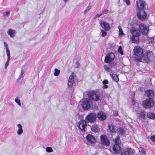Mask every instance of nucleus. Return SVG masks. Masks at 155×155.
Returning a JSON list of instances; mask_svg holds the SVG:
<instances>
[{"mask_svg": "<svg viewBox=\"0 0 155 155\" xmlns=\"http://www.w3.org/2000/svg\"><path fill=\"white\" fill-rule=\"evenodd\" d=\"M132 35L130 36V41L132 43L137 44L139 41L140 31L137 28H133L130 29Z\"/></svg>", "mask_w": 155, "mask_h": 155, "instance_id": "1", "label": "nucleus"}, {"mask_svg": "<svg viewBox=\"0 0 155 155\" xmlns=\"http://www.w3.org/2000/svg\"><path fill=\"white\" fill-rule=\"evenodd\" d=\"M134 51L137 61L140 62L143 56V49L139 46H137L134 48Z\"/></svg>", "mask_w": 155, "mask_h": 155, "instance_id": "2", "label": "nucleus"}, {"mask_svg": "<svg viewBox=\"0 0 155 155\" xmlns=\"http://www.w3.org/2000/svg\"><path fill=\"white\" fill-rule=\"evenodd\" d=\"M88 97L94 101H98L100 100V96L98 93L94 91H91L87 93Z\"/></svg>", "mask_w": 155, "mask_h": 155, "instance_id": "3", "label": "nucleus"}, {"mask_svg": "<svg viewBox=\"0 0 155 155\" xmlns=\"http://www.w3.org/2000/svg\"><path fill=\"white\" fill-rule=\"evenodd\" d=\"M120 142V137L119 136H117L115 139V144L114 145L113 148V150L115 153H119L120 152L121 149L119 145Z\"/></svg>", "mask_w": 155, "mask_h": 155, "instance_id": "4", "label": "nucleus"}, {"mask_svg": "<svg viewBox=\"0 0 155 155\" xmlns=\"http://www.w3.org/2000/svg\"><path fill=\"white\" fill-rule=\"evenodd\" d=\"M154 103L152 98H148L143 101V105L145 108H149L153 105Z\"/></svg>", "mask_w": 155, "mask_h": 155, "instance_id": "5", "label": "nucleus"}, {"mask_svg": "<svg viewBox=\"0 0 155 155\" xmlns=\"http://www.w3.org/2000/svg\"><path fill=\"white\" fill-rule=\"evenodd\" d=\"M92 104L91 101L88 98H85L82 101L81 105L84 109H88Z\"/></svg>", "mask_w": 155, "mask_h": 155, "instance_id": "6", "label": "nucleus"}, {"mask_svg": "<svg viewBox=\"0 0 155 155\" xmlns=\"http://www.w3.org/2000/svg\"><path fill=\"white\" fill-rule=\"evenodd\" d=\"M96 118V114L94 113L89 114L85 118L86 120L88 122H94Z\"/></svg>", "mask_w": 155, "mask_h": 155, "instance_id": "7", "label": "nucleus"}, {"mask_svg": "<svg viewBox=\"0 0 155 155\" xmlns=\"http://www.w3.org/2000/svg\"><path fill=\"white\" fill-rule=\"evenodd\" d=\"M115 58V55L113 53H108L105 56L104 62L107 63H111L113 61Z\"/></svg>", "mask_w": 155, "mask_h": 155, "instance_id": "8", "label": "nucleus"}, {"mask_svg": "<svg viewBox=\"0 0 155 155\" xmlns=\"http://www.w3.org/2000/svg\"><path fill=\"white\" fill-rule=\"evenodd\" d=\"M87 126V123L84 120H81L78 123V127L79 129L83 132L85 131V129Z\"/></svg>", "mask_w": 155, "mask_h": 155, "instance_id": "9", "label": "nucleus"}, {"mask_svg": "<svg viewBox=\"0 0 155 155\" xmlns=\"http://www.w3.org/2000/svg\"><path fill=\"white\" fill-rule=\"evenodd\" d=\"M143 10H139L137 14L138 18L142 20H144L147 16V14Z\"/></svg>", "mask_w": 155, "mask_h": 155, "instance_id": "10", "label": "nucleus"}, {"mask_svg": "<svg viewBox=\"0 0 155 155\" xmlns=\"http://www.w3.org/2000/svg\"><path fill=\"white\" fill-rule=\"evenodd\" d=\"M100 138L101 142L103 145L106 146H108L110 145V141L105 135H101Z\"/></svg>", "mask_w": 155, "mask_h": 155, "instance_id": "11", "label": "nucleus"}, {"mask_svg": "<svg viewBox=\"0 0 155 155\" xmlns=\"http://www.w3.org/2000/svg\"><path fill=\"white\" fill-rule=\"evenodd\" d=\"M140 31L143 35H146L148 32L149 28L147 26L143 24H141L139 25Z\"/></svg>", "mask_w": 155, "mask_h": 155, "instance_id": "12", "label": "nucleus"}, {"mask_svg": "<svg viewBox=\"0 0 155 155\" xmlns=\"http://www.w3.org/2000/svg\"><path fill=\"white\" fill-rule=\"evenodd\" d=\"M86 138L89 143L91 144H94L96 142V139L95 137L91 134H87Z\"/></svg>", "mask_w": 155, "mask_h": 155, "instance_id": "13", "label": "nucleus"}, {"mask_svg": "<svg viewBox=\"0 0 155 155\" xmlns=\"http://www.w3.org/2000/svg\"><path fill=\"white\" fill-rule=\"evenodd\" d=\"M152 55V53L150 51H147L145 52L143 56L142 59L147 62H149L150 60L151 56Z\"/></svg>", "mask_w": 155, "mask_h": 155, "instance_id": "14", "label": "nucleus"}, {"mask_svg": "<svg viewBox=\"0 0 155 155\" xmlns=\"http://www.w3.org/2000/svg\"><path fill=\"white\" fill-rule=\"evenodd\" d=\"M122 63L119 60H115L112 61L110 64V66L111 68H117L119 67L120 66H122Z\"/></svg>", "mask_w": 155, "mask_h": 155, "instance_id": "15", "label": "nucleus"}, {"mask_svg": "<svg viewBox=\"0 0 155 155\" xmlns=\"http://www.w3.org/2000/svg\"><path fill=\"white\" fill-rule=\"evenodd\" d=\"M100 24L101 27L106 31H109L110 29V28L109 24L104 21H101L100 22Z\"/></svg>", "mask_w": 155, "mask_h": 155, "instance_id": "16", "label": "nucleus"}, {"mask_svg": "<svg viewBox=\"0 0 155 155\" xmlns=\"http://www.w3.org/2000/svg\"><path fill=\"white\" fill-rule=\"evenodd\" d=\"M145 5L144 2L141 0L138 1L137 3V10L144 9Z\"/></svg>", "mask_w": 155, "mask_h": 155, "instance_id": "17", "label": "nucleus"}, {"mask_svg": "<svg viewBox=\"0 0 155 155\" xmlns=\"http://www.w3.org/2000/svg\"><path fill=\"white\" fill-rule=\"evenodd\" d=\"M75 75L74 73L72 72L71 74L69 77L68 82V86L69 88L72 87L73 84L74 83V76Z\"/></svg>", "mask_w": 155, "mask_h": 155, "instance_id": "18", "label": "nucleus"}, {"mask_svg": "<svg viewBox=\"0 0 155 155\" xmlns=\"http://www.w3.org/2000/svg\"><path fill=\"white\" fill-rule=\"evenodd\" d=\"M97 117L99 119L102 120H105L106 117L105 114L102 112H99L98 113Z\"/></svg>", "mask_w": 155, "mask_h": 155, "instance_id": "19", "label": "nucleus"}, {"mask_svg": "<svg viewBox=\"0 0 155 155\" xmlns=\"http://www.w3.org/2000/svg\"><path fill=\"white\" fill-rule=\"evenodd\" d=\"M133 153L134 152L132 149H129L127 150V151H122L120 155H130Z\"/></svg>", "mask_w": 155, "mask_h": 155, "instance_id": "20", "label": "nucleus"}, {"mask_svg": "<svg viewBox=\"0 0 155 155\" xmlns=\"http://www.w3.org/2000/svg\"><path fill=\"white\" fill-rule=\"evenodd\" d=\"M145 93L147 95V97L148 98H152L153 97L154 95V93L152 90H149L146 91L145 92Z\"/></svg>", "mask_w": 155, "mask_h": 155, "instance_id": "21", "label": "nucleus"}, {"mask_svg": "<svg viewBox=\"0 0 155 155\" xmlns=\"http://www.w3.org/2000/svg\"><path fill=\"white\" fill-rule=\"evenodd\" d=\"M7 34L12 37H14L15 35V31L12 29H9L7 32Z\"/></svg>", "mask_w": 155, "mask_h": 155, "instance_id": "22", "label": "nucleus"}, {"mask_svg": "<svg viewBox=\"0 0 155 155\" xmlns=\"http://www.w3.org/2000/svg\"><path fill=\"white\" fill-rule=\"evenodd\" d=\"M115 126L112 124L108 125V129L110 131V132L112 133H114L116 132Z\"/></svg>", "mask_w": 155, "mask_h": 155, "instance_id": "23", "label": "nucleus"}, {"mask_svg": "<svg viewBox=\"0 0 155 155\" xmlns=\"http://www.w3.org/2000/svg\"><path fill=\"white\" fill-rule=\"evenodd\" d=\"M147 116L148 117L151 119H155V114L152 112H148Z\"/></svg>", "mask_w": 155, "mask_h": 155, "instance_id": "24", "label": "nucleus"}, {"mask_svg": "<svg viewBox=\"0 0 155 155\" xmlns=\"http://www.w3.org/2000/svg\"><path fill=\"white\" fill-rule=\"evenodd\" d=\"M110 75L112 79H113L114 81L116 82L118 81L119 79L118 78V76L117 75L115 74H110Z\"/></svg>", "mask_w": 155, "mask_h": 155, "instance_id": "25", "label": "nucleus"}, {"mask_svg": "<svg viewBox=\"0 0 155 155\" xmlns=\"http://www.w3.org/2000/svg\"><path fill=\"white\" fill-rule=\"evenodd\" d=\"M117 131L121 135L124 134L125 133V131L121 127L118 128L117 129Z\"/></svg>", "mask_w": 155, "mask_h": 155, "instance_id": "26", "label": "nucleus"}, {"mask_svg": "<svg viewBox=\"0 0 155 155\" xmlns=\"http://www.w3.org/2000/svg\"><path fill=\"white\" fill-rule=\"evenodd\" d=\"M91 130L94 132H97L98 131V128L97 125H94L91 127Z\"/></svg>", "mask_w": 155, "mask_h": 155, "instance_id": "27", "label": "nucleus"}, {"mask_svg": "<svg viewBox=\"0 0 155 155\" xmlns=\"http://www.w3.org/2000/svg\"><path fill=\"white\" fill-rule=\"evenodd\" d=\"M118 28L119 30V35H124V33L123 32V31L121 26L119 25L118 27Z\"/></svg>", "mask_w": 155, "mask_h": 155, "instance_id": "28", "label": "nucleus"}, {"mask_svg": "<svg viewBox=\"0 0 155 155\" xmlns=\"http://www.w3.org/2000/svg\"><path fill=\"white\" fill-rule=\"evenodd\" d=\"M60 71L57 68L54 69V75L55 76H57L59 75L60 72Z\"/></svg>", "mask_w": 155, "mask_h": 155, "instance_id": "29", "label": "nucleus"}, {"mask_svg": "<svg viewBox=\"0 0 155 155\" xmlns=\"http://www.w3.org/2000/svg\"><path fill=\"white\" fill-rule=\"evenodd\" d=\"M104 69L110 72L111 71V69L110 65L108 66L107 65H106L104 66Z\"/></svg>", "mask_w": 155, "mask_h": 155, "instance_id": "30", "label": "nucleus"}, {"mask_svg": "<svg viewBox=\"0 0 155 155\" xmlns=\"http://www.w3.org/2000/svg\"><path fill=\"white\" fill-rule=\"evenodd\" d=\"M139 116L142 118H144L145 116V113L144 111H141L139 113Z\"/></svg>", "mask_w": 155, "mask_h": 155, "instance_id": "31", "label": "nucleus"}, {"mask_svg": "<svg viewBox=\"0 0 155 155\" xmlns=\"http://www.w3.org/2000/svg\"><path fill=\"white\" fill-rule=\"evenodd\" d=\"M46 152L48 153L51 152L53 151L51 147H47L46 148Z\"/></svg>", "mask_w": 155, "mask_h": 155, "instance_id": "32", "label": "nucleus"}, {"mask_svg": "<svg viewBox=\"0 0 155 155\" xmlns=\"http://www.w3.org/2000/svg\"><path fill=\"white\" fill-rule=\"evenodd\" d=\"M91 6H87L85 10L84 11L83 13L84 14H85L87 13L89 11V10L91 9Z\"/></svg>", "mask_w": 155, "mask_h": 155, "instance_id": "33", "label": "nucleus"}, {"mask_svg": "<svg viewBox=\"0 0 155 155\" xmlns=\"http://www.w3.org/2000/svg\"><path fill=\"white\" fill-rule=\"evenodd\" d=\"M154 41V38H149L147 40V42L149 44H151Z\"/></svg>", "mask_w": 155, "mask_h": 155, "instance_id": "34", "label": "nucleus"}, {"mask_svg": "<svg viewBox=\"0 0 155 155\" xmlns=\"http://www.w3.org/2000/svg\"><path fill=\"white\" fill-rule=\"evenodd\" d=\"M6 50L7 54V58L10 59V51H9V49H7V50Z\"/></svg>", "mask_w": 155, "mask_h": 155, "instance_id": "35", "label": "nucleus"}, {"mask_svg": "<svg viewBox=\"0 0 155 155\" xmlns=\"http://www.w3.org/2000/svg\"><path fill=\"white\" fill-rule=\"evenodd\" d=\"M101 36L102 37H104L107 34L106 32L104 31L103 30H101Z\"/></svg>", "mask_w": 155, "mask_h": 155, "instance_id": "36", "label": "nucleus"}, {"mask_svg": "<svg viewBox=\"0 0 155 155\" xmlns=\"http://www.w3.org/2000/svg\"><path fill=\"white\" fill-rule=\"evenodd\" d=\"M24 75H25V71L22 69H21V74L20 75V78H23V77H24Z\"/></svg>", "mask_w": 155, "mask_h": 155, "instance_id": "37", "label": "nucleus"}, {"mask_svg": "<svg viewBox=\"0 0 155 155\" xmlns=\"http://www.w3.org/2000/svg\"><path fill=\"white\" fill-rule=\"evenodd\" d=\"M118 51L121 55L123 54V52L122 51V47L120 46L118 48Z\"/></svg>", "mask_w": 155, "mask_h": 155, "instance_id": "38", "label": "nucleus"}, {"mask_svg": "<svg viewBox=\"0 0 155 155\" xmlns=\"http://www.w3.org/2000/svg\"><path fill=\"white\" fill-rule=\"evenodd\" d=\"M10 59H8L7 58V60L6 62L5 63V69L6 68L7 66L9 64V61L10 60Z\"/></svg>", "mask_w": 155, "mask_h": 155, "instance_id": "39", "label": "nucleus"}, {"mask_svg": "<svg viewBox=\"0 0 155 155\" xmlns=\"http://www.w3.org/2000/svg\"><path fill=\"white\" fill-rule=\"evenodd\" d=\"M108 12V10L107 9H104L102 11L101 14L103 15L104 14H107Z\"/></svg>", "mask_w": 155, "mask_h": 155, "instance_id": "40", "label": "nucleus"}, {"mask_svg": "<svg viewBox=\"0 0 155 155\" xmlns=\"http://www.w3.org/2000/svg\"><path fill=\"white\" fill-rule=\"evenodd\" d=\"M150 139L152 141L155 142V135L152 136L150 137Z\"/></svg>", "mask_w": 155, "mask_h": 155, "instance_id": "41", "label": "nucleus"}, {"mask_svg": "<svg viewBox=\"0 0 155 155\" xmlns=\"http://www.w3.org/2000/svg\"><path fill=\"white\" fill-rule=\"evenodd\" d=\"M15 101L19 105V100L18 97H17L15 99Z\"/></svg>", "mask_w": 155, "mask_h": 155, "instance_id": "42", "label": "nucleus"}, {"mask_svg": "<svg viewBox=\"0 0 155 155\" xmlns=\"http://www.w3.org/2000/svg\"><path fill=\"white\" fill-rule=\"evenodd\" d=\"M80 65V64L78 61H76L75 63V67L77 68H78Z\"/></svg>", "mask_w": 155, "mask_h": 155, "instance_id": "43", "label": "nucleus"}, {"mask_svg": "<svg viewBox=\"0 0 155 155\" xmlns=\"http://www.w3.org/2000/svg\"><path fill=\"white\" fill-rule=\"evenodd\" d=\"M103 84H104L106 85V84H108V82L107 80H104L102 82Z\"/></svg>", "mask_w": 155, "mask_h": 155, "instance_id": "44", "label": "nucleus"}, {"mask_svg": "<svg viewBox=\"0 0 155 155\" xmlns=\"http://www.w3.org/2000/svg\"><path fill=\"white\" fill-rule=\"evenodd\" d=\"M4 46L5 48L7 50V49H9L8 47V45L6 43V42H4Z\"/></svg>", "mask_w": 155, "mask_h": 155, "instance_id": "45", "label": "nucleus"}, {"mask_svg": "<svg viewBox=\"0 0 155 155\" xmlns=\"http://www.w3.org/2000/svg\"><path fill=\"white\" fill-rule=\"evenodd\" d=\"M133 98H131L132 99V104L133 105H134V95H135V94L134 93V94H133Z\"/></svg>", "mask_w": 155, "mask_h": 155, "instance_id": "46", "label": "nucleus"}, {"mask_svg": "<svg viewBox=\"0 0 155 155\" xmlns=\"http://www.w3.org/2000/svg\"><path fill=\"white\" fill-rule=\"evenodd\" d=\"M125 2L127 5H129L130 4V0H125Z\"/></svg>", "mask_w": 155, "mask_h": 155, "instance_id": "47", "label": "nucleus"}, {"mask_svg": "<svg viewBox=\"0 0 155 155\" xmlns=\"http://www.w3.org/2000/svg\"><path fill=\"white\" fill-rule=\"evenodd\" d=\"M139 150L140 153L141 152H143V151H143V148L141 147H140L139 149Z\"/></svg>", "mask_w": 155, "mask_h": 155, "instance_id": "48", "label": "nucleus"}, {"mask_svg": "<svg viewBox=\"0 0 155 155\" xmlns=\"http://www.w3.org/2000/svg\"><path fill=\"white\" fill-rule=\"evenodd\" d=\"M22 127L20 125V134H21L23 132V130L22 129Z\"/></svg>", "mask_w": 155, "mask_h": 155, "instance_id": "49", "label": "nucleus"}, {"mask_svg": "<svg viewBox=\"0 0 155 155\" xmlns=\"http://www.w3.org/2000/svg\"><path fill=\"white\" fill-rule=\"evenodd\" d=\"M5 12V14H6L7 16H8V15H9V14H10V11H8L7 12Z\"/></svg>", "mask_w": 155, "mask_h": 155, "instance_id": "50", "label": "nucleus"}, {"mask_svg": "<svg viewBox=\"0 0 155 155\" xmlns=\"http://www.w3.org/2000/svg\"><path fill=\"white\" fill-rule=\"evenodd\" d=\"M17 127L18 128L17 131V134L18 135H19V124H18Z\"/></svg>", "mask_w": 155, "mask_h": 155, "instance_id": "51", "label": "nucleus"}, {"mask_svg": "<svg viewBox=\"0 0 155 155\" xmlns=\"http://www.w3.org/2000/svg\"><path fill=\"white\" fill-rule=\"evenodd\" d=\"M101 15H102L101 13H100V14H97L95 15V18H97V17H99L100 16H101Z\"/></svg>", "mask_w": 155, "mask_h": 155, "instance_id": "52", "label": "nucleus"}, {"mask_svg": "<svg viewBox=\"0 0 155 155\" xmlns=\"http://www.w3.org/2000/svg\"><path fill=\"white\" fill-rule=\"evenodd\" d=\"M140 155H146L145 152L143 151V152H141L140 153Z\"/></svg>", "mask_w": 155, "mask_h": 155, "instance_id": "53", "label": "nucleus"}, {"mask_svg": "<svg viewBox=\"0 0 155 155\" xmlns=\"http://www.w3.org/2000/svg\"><path fill=\"white\" fill-rule=\"evenodd\" d=\"M108 86L107 85H106H106H104L103 87V88H104V89H105V88H108Z\"/></svg>", "mask_w": 155, "mask_h": 155, "instance_id": "54", "label": "nucleus"}, {"mask_svg": "<svg viewBox=\"0 0 155 155\" xmlns=\"http://www.w3.org/2000/svg\"><path fill=\"white\" fill-rule=\"evenodd\" d=\"M114 114L115 115L117 116L118 114V113L117 111H115L114 112Z\"/></svg>", "mask_w": 155, "mask_h": 155, "instance_id": "55", "label": "nucleus"}, {"mask_svg": "<svg viewBox=\"0 0 155 155\" xmlns=\"http://www.w3.org/2000/svg\"><path fill=\"white\" fill-rule=\"evenodd\" d=\"M3 15L4 16V17H5V16H6V14H5V12H4L3 13Z\"/></svg>", "mask_w": 155, "mask_h": 155, "instance_id": "56", "label": "nucleus"}, {"mask_svg": "<svg viewBox=\"0 0 155 155\" xmlns=\"http://www.w3.org/2000/svg\"><path fill=\"white\" fill-rule=\"evenodd\" d=\"M19 80V78H18L17 80V81L18 82Z\"/></svg>", "mask_w": 155, "mask_h": 155, "instance_id": "57", "label": "nucleus"}, {"mask_svg": "<svg viewBox=\"0 0 155 155\" xmlns=\"http://www.w3.org/2000/svg\"><path fill=\"white\" fill-rule=\"evenodd\" d=\"M95 18V16L94 17V19H95V18Z\"/></svg>", "mask_w": 155, "mask_h": 155, "instance_id": "58", "label": "nucleus"}, {"mask_svg": "<svg viewBox=\"0 0 155 155\" xmlns=\"http://www.w3.org/2000/svg\"><path fill=\"white\" fill-rule=\"evenodd\" d=\"M20 106H21V103H20Z\"/></svg>", "mask_w": 155, "mask_h": 155, "instance_id": "59", "label": "nucleus"}]
</instances>
